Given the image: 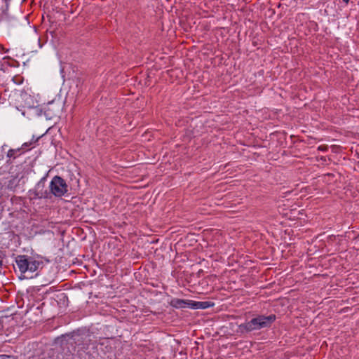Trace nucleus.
Here are the masks:
<instances>
[{"mask_svg":"<svg viewBox=\"0 0 359 359\" xmlns=\"http://www.w3.org/2000/svg\"><path fill=\"white\" fill-rule=\"evenodd\" d=\"M195 302L196 301L184 299V307L195 309V306H194V305H195Z\"/></svg>","mask_w":359,"mask_h":359,"instance_id":"obj_14","label":"nucleus"},{"mask_svg":"<svg viewBox=\"0 0 359 359\" xmlns=\"http://www.w3.org/2000/svg\"><path fill=\"white\" fill-rule=\"evenodd\" d=\"M184 299L173 298L170 302V305L175 309H184Z\"/></svg>","mask_w":359,"mask_h":359,"instance_id":"obj_12","label":"nucleus"},{"mask_svg":"<svg viewBox=\"0 0 359 359\" xmlns=\"http://www.w3.org/2000/svg\"><path fill=\"white\" fill-rule=\"evenodd\" d=\"M29 262L28 271L32 273L37 271L40 268H42L43 265V262L42 261L35 259L32 257H29Z\"/></svg>","mask_w":359,"mask_h":359,"instance_id":"obj_8","label":"nucleus"},{"mask_svg":"<svg viewBox=\"0 0 359 359\" xmlns=\"http://www.w3.org/2000/svg\"><path fill=\"white\" fill-rule=\"evenodd\" d=\"M61 110L60 102L53 100L48 102L44 107V114L47 119H53L60 116Z\"/></svg>","mask_w":359,"mask_h":359,"instance_id":"obj_4","label":"nucleus"},{"mask_svg":"<svg viewBox=\"0 0 359 359\" xmlns=\"http://www.w3.org/2000/svg\"><path fill=\"white\" fill-rule=\"evenodd\" d=\"M15 179H13L8 182V187L10 189H12L13 187H15Z\"/></svg>","mask_w":359,"mask_h":359,"instance_id":"obj_17","label":"nucleus"},{"mask_svg":"<svg viewBox=\"0 0 359 359\" xmlns=\"http://www.w3.org/2000/svg\"><path fill=\"white\" fill-rule=\"evenodd\" d=\"M276 319V316L274 314L267 316L258 315L250 320L238 325V330L242 334H244L263 328H268L271 326Z\"/></svg>","mask_w":359,"mask_h":359,"instance_id":"obj_1","label":"nucleus"},{"mask_svg":"<svg viewBox=\"0 0 359 359\" xmlns=\"http://www.w3.org/2000/svg\"><path fill=\"white\" fill-rule=\"evenodd\" d=\"M5 257V254L0 250V274L1 273L2 266H3V259Z\"/></svg>","mask_w":359,"mask_h":359,"instance_id":"obj_15","label":"nucleus"},{"mask_svg":"<svg viewBox=\"0 0 359 359\" xmlns=\"http://www.w3.org/2000/svg\"><path fill=\"white\" fill-rule=\"evenodd\" d=\"M68 192V185L60 176L55 175L50 181L49 186L50 194L55 197H62Z\"/></svg>","mask_w":359,"mask_h":359,"instance_id":"obj_3","label":"nucleus"},{"mask_svg":"<svg viewBox=\"0 0 359 359\" xmlns=\"http://www.w3.org/2000/svg\"><path fill=\"white\" fill-rule=\"evenodd\" d=\"M93 346V353H87V355H88L89 359H100L98 358V356H100V353H98V342H97L96 344L92 345Z\"/></svg>","mask_w":359,"mask_h":359,"instance_id":"obj_13","label":"nucleus"},{"mask_svg":"<svg viewBox=\"0 0 359 359\" xmlns=\"http://www.w3.org/2000/svg\"><path fill=\"white\" fill-rule=\"evenodd\" d=\"M24 151H22V148H18V149H11L7 152V157L9 158V159L6 161L8 164H11L12 162L11 161V158L15 159L18 156L21 155Z\"/></svg>","mask_w":359,"mask_h":359,"instance_id":"obj_10","label":"nucleus"},{"mask_svg":"<svg viewBox=\"0 0 359 359\" xmlns=\"http://www.w3.org/2000/svg\"><path fill=\"white\" fill-rule=\"evenodd\" d=\"M0 359H15V358L11 355H0Z\"/></svg>","mask_w":359,"mask_h":359,"instance_id":"obj_18","label":"nucleus"},{"mask_svg":"<svg viewBox=\"0 0 359 359\" xmlns=\"http://www.w3.org/2000/svg\"><path fill=\"white\" fill-rule=\"evenodd\" d=\"M318 149L325 151L327 149V146H320V147H318Z\"/></svg>","mask_w":359,"mask_h":359,"instance_id":"obj_19","label":"nucleus"},{"mask_svg":"<svg viewBox=\"0 0 359 359\" xmlns=\"http://www.w3.org/2000/svg\"><path fill=\"white\" fill-rule=\"evenodd\" d=\"M29 257L27 255H18L15 257V263L22 273L28 271Z\"/></svg>","mask_w":359,"mask_h":359,"instance_id":"obj_6","label":"nucleus"},{"mask_svg":"<svg viewBox=\"0 0 359 359\" xmlns=\"http://www.w3.org/2000/svg\"><path fill=\"white\" fill-rule=\"evenodd\" d=\"M195 309H205L214 306L211 302H195Z\"/></svg>","mask_w":359,"mask_h":359,"instance_id":"obj_11","label":"nucleus"},{"mask_svg":"<svg viewBox=\"0 0 359 359\" xmlns=\"http://www.w3.org/2000/svg\"><path fill=\"white\" fill-rule=\"evenodd\" d=\"M32 144V142L24 143L20 148H22V151L25 152L27 147H29Z\"/></svg>","mask_w":359,"mask_h":359,"instance_id":"obj_16","label":"nucleus"},{"mask_svg":"<svg viewBox=\"0 0 359 359\" xmlns=\"http://www.w3.org/2000/svg\"><path fill=\"white\" fill-rule=\"evenodd\" d=\"M46 177H42L40 181L36 184L34 189L31 190L30 192L34 194V198H47L50 193L49 191L45 189V182Z\"/></svg>","mask_w":359,"mask_h":359,"instance_id":"obj_5","label":"nucleus"},{"mask_svg":"<svg viewBox=\"0 0 359 359\" xmlns=\"http://www.w3.org/2000/svg\"><path fill=\"white\" fill-rule=\"evenodd\" d=\"M350 0H343V1L346 4H348Z\"/></svg>","mask_w":359,"mask_h":359,"instance_id":"obj_20","label":"nucleus"},{"mask_svg":"<svg viewBox=\"0 0 359 359\" xmlns=\"http://www.w3.org/2000/svg\"><path fill=\"white\" fill-rule=\"evenodd\" d=\"M88 337H86V344H88V349L90 345H95L99 341V337L95 336L94 332L89 328H87Z\"/></svg>","mask_w":359,"mask_h":359,"instance_id":"obj_9","label":"nucleus"},{"mask_svg":"<svg viewBox=\"0 0 359 359\" xmlns=\"http://www.w3.org/2000/svg\"><path fill=\"white\" fill-rule=\"evenodd\" d=\"M98 345L100 346V351L103 354H106L111 351L112 347L108 338L99 337Z\"/></svg>","mask_w":359,"mask_h":359,"instance_id":"obj_7","label":"nucleus"},{"mask_svg":"<svg viewBox=\"0 0 359 359\" xmlns=\"http://www.w3.org/2000/svg\"><path fill=\"white\" fill-rule=\"evenodd\" d=\"M87 328L83 327L78 329L69 334L62 336L65 339H67L68 344L72 345L74 344L75 346H79L83 351L88 350V344L86 343L87 341L86 337H88Z\"/></svg>","mask_w":359,"mask_h":359,"instance_id":"obj_2","label":"nucleus"}]
</instances>
